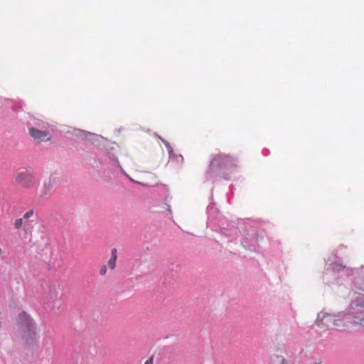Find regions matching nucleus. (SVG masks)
<instances>
[{"instance_id": "1", "label": "nucleus", "mask_w": 364, "mask_h": 364, "mask_svg": "<svg viewBox=\"0 0 364 364\" xmlns=\"http://www.w3.org/2000/svg\"><path fill=\"white\" fill-rule=\"evenodd\" d=\"M360 309H364V296L363 295L358 296L351 301L347 309V312L346 313L348 318L347 323L349 324L348 329L352 327H358L360 328L363 327L364 310Z\"/></svg>"}, {"instance_id": "2", "label": "nucleus", "mask_w": 364, "mask_h": 364, "mask_svg": "<svg viewBox=\"0 0 364 364\" xmlns=\"http://www.w3.org/2000/svg\"><path fill=\"white\" fill-rule=\"evenodd\" d=\"M17 323L21 338L28 345L33 344L36 335V323L25 311L18 314Z\"/></svg>"}, {"instance_id": "3", "label": "nucleus", "mask_w": 364, "mask_h": 364, "mask_svg": "<svg viewBox=\"0 0 364 364\" xmlns=\"http://www.w3.org/2000/svg\"><path fill=\"white\" fill-rule=\"evenodd\" d=\"M347 318L346 312H341L338 314L321 312L318 314L315 324L318 326H325L328 328L337 327L345 329L349 328Z\"/></svg>"}, {"instance_id": "4", "label": "nucleus", "mask_w": 364, "mask_h": 364, "mask_svg": "<svg viewBox=\"0 0 364 364\" xmlns=\"http://www.w3.org/2000/svg\"><path fill=\"white\" fill-rule=\"evenodd\" d=\"M14 183L24 188L31 189L36 186V178L29 171H19L14 176Z\"/></svg>"}, {"instance_id": "5", "label": "nucleus", "mask_w": 364, "mask_h": 364, "mask_svg": "<svg viewBox=\"0 0 364 364\" xmlns=\"http://www.w3.org/2000/svg\"><path fill=\"white\" fill-rule=\"evenodd\" d=\"M60 287L57 284H50L45 291L44 300L48 304H53L60 298Z\"/></svg>"}, {"instance_id": "6", "label": "nucleus", "mask_w": 364, "mask_h": 364, "mask_svg": "<svg viewBox=\"0 0 364 364\" xmlns=\"http://www.w3.org/2000/svg\"><path fill=\"white\" fill-rule=\"evenodd\" d=\"M232 159L228 156L219 155L213 159L210 164V171L213 172L215 166L218 168H228L232 164Z\"/></svg>"}, {"instance_id": "7", "label": "nucleus", "mask_w": 364, "mask_h": 364, "mask_svg": "<svg viewBox=\"0 0 364 364\" xmlns=\"http://www.w3.org/2000/svg\"><path fill=\"white\" fill-rule=\"evenodd\" d=\"M28 132L36 144H40L43 141H48L50 139L48 136L49 132L48 131L39 130L35 127H31L29 128Z\"/></svg>"}, {"instance_id": "8", "label": "nucleus", "mask_w": 364, "mask_h": 364, "mask_svg": "<svg viewBox=\"0 0 364 364\" xmlns=\"http://www.w3.org/2000/svg\"><path fill=\"white\" fill-rule=\"evenodd\" d=\"M35 225H37L38 227L39 231L43 234L46 230V227L43 224H38L37 221L34 220H31L30 221H24L23 225V231L25 234L28 235L29 236H32L33 228Z\"/></svg>"}, {"instance_id": "9", "label": "nucleus", "mask_w": 364, "mask_h": 364, "mask_svg": "<svg viewBox=\"0 0 364 364\" xmlns=\"http://www.w3.org/2000/svg\"><path fill=\"white\" fill-rule=\"evenodd\" d=\"M69 133H71L73 136L80 138L82 140H90V137L92 136H95V134L91 132H88L85 130L79 129L74 128L72 129V131L68 132Z\"/></svg>"}, {"instance_id": "10", "label": "nucleus", "mask_w": 364, "mask_h": 364, "mask_svg": "<svg viewBox=\"0 0 364 364\" xmlns=\"http://www.w3.org/2000/svg\"><path fill=\"white\" fill-rule=\"evenodd\" d=\"M63 177L60 176L59 174L55 173L50 176L48 181L46 183L53 188V186L58 185V183H60L61 182H63Z\"/></svg>"}, {"instance_id": "11", "label": "nucleus", "mask_w": 364, "mask_h": 364, "mask_svg": "<svg viewBox=\"0 0 364 364\" xmlns=\"http://www.w3.org/2000/svg\"><path fill=\"white\" fill-rule=\"evenodd\" d=\"M52 188L50 187L46 183L43 185V188L41 191V194L39 195V200L41 201H44L48 198L50 195V192L52 191Z\"/></svg>"}, {"instance_id": "12", "label": "nucleus", "mask_w": 364, "mask_h": 364, "mask_svg": "<svg viewBox=\"0 0 364 364\" xmlns=\"http://www.w3.org/2000/svg\"><path fill=\"white\" fill-rule=\"evenodd\" d=\"M117 249L113 248L111 250V258L108 261V266L111 269H114L116 266V260L117 258Z\"/></svg>"}, {"instance_id": "13", "label": "nucleus", "mask_w": 364, "mask_h": 364, "mask_svg": "<svg viewBox=\"0 0 364 364\" xmlns=\"http://www.w3.org/2000/svg\"><path fill=\"white\" fill-rule=\"evenodd\" d=\"M107 155L109 156V158L113 161L116 165L119 168V169L121 170V171L124 174L126 175L131 181H133L129 176H128L127 175V173H125V171H124V169L122 168V167L121 166L118 159H117V156L114 153H112L110 152L109 151L107 152Z\"/></svg>"}, {"instance_id": "14", "label": "nucleus", "mask_w": 364, "mask_h": 364, "mask_svg": "<svg viewBox=\"0 0 364 364\" xmlns=\"http://www.w3.org/2000/svg\"><path fill=\"white\" fill-rule=\"evenodd\" d=\"M23 220H25L23 218L16 219L14 222L15 229H16V230L22 229L23 230V225H24Z\"/></svg>"}, {"instance_id": "15", "label": "nucleus", "mask_w": 364, "mask_h": 364, "mask_svg": "<svg viewBox=\"0 0 364 364\" xmlns=\"http://www.w3.org/2000/svg\"><path fill=\"white\" fill-rule=\"evenodd\" d=\"M33 215H34V210L31 209L23 214V218L25 220V221H30L31 220L30 218H32L33 216Z\"/></svg>"}, {"instance_id": "16", "label": "nucleus", "mask_w": 364, "mask_h": 364, "mask_svg": "<svg viewBox=\"0 0 364 364\" xmlns=\"http://www.w3.org/2000/svg\"><path fill=\"white\" fill-rule=\"evenodd\" d=\"M277 359L279 364H289V361L283 357L277 356Z\"/></svg>"}, {"instance_id": "17", "label": "nucleus", "mask_w": 364, "mask_h": 364, "mask_svg": "<svg viewBox=\"0 0 364 364\" xmlns=\"http://www.w3.org/2000/svg\"><path fill=\"white\" fill-rule=\"evenodd\" d=\"M107 272V267L105 265H102L100 270V274L101 275H105Z\"/></svg>"}, {"instance_id": "18", "label": "nucleus", "mask_w": 364, "mask_h": 364, "mask_svg": "<svg viewBox=\"0 0 364 364\" xmlns=\"http://www.w3.org/2000/svg\"><path fill=\"white\" fill-rule=\"evenodd\" d=\"M167 149H168V151L169 153L170 158L173 157L175 156V154L173 153V150L172 147L170 146Z\"/></svg>"}, {"instance_id": "19", "label": "nucleus", "mask_w": 364, "mask_h": 364, "mask_svg": "<svg viewBox=\"0 0 364 364\" xmlns=\"http://www.w3.org/2000/svg\"><path fill=\"white\" fill-rule=\"evenodd\" d=\"M159 138H160V139L162 141V142L166 145V146L167 148H168V147H169V146H171V145H170V144H169L167 141H166L165 139H162V138H161V137H160V136H159Z\"/></svg>"}, {"instance_id": "20", "label": "nucleus", "mask_w": 364, "mask_h": 364, "mask_svg": "<svg viewBox=\"0 0 364 364\" xmlns=\"http://www.w3.org/2000/svg\"><path fill=\"white\" fill-rule=\"evenodd\" d=\"M144 364H153V358H151L149 359H148Z\"/></svg>"}, {"instance_id": "21", "label": "nucleus", "mask_w": 364, "mask_h": 364, "mask_svg": "<svg viewBox=\"0 0 364 364\" xmlns=\"http://www.w3.org/2000/svg\"><path fill=\"white\" fill-rule=\"evenodd\" d=\"M321 361H315V362H313V363H311L310 364H321Z\"/></svg>"}]
</instances>
